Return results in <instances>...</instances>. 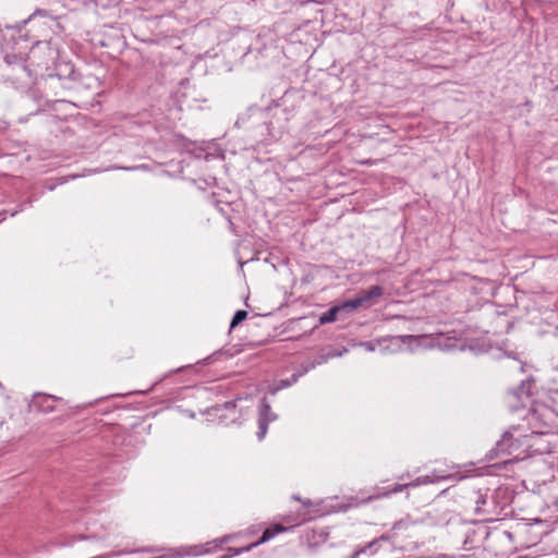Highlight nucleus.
Masks as SVG:
<instances>
[{"label":"nucleus","mask_w":558,"mask_h":558,"mask_svg":"<svg viewBox=\"0 0 558 558\" xmlns=\"http://www.w3.org/2000/svg\"><path fill=\"white\" fill-rule=\"evenodd\" d=\"M525 420L532 429V434L546 435L558 433V404L551 405L535 402Z\"/></svg>","instance_id":"nucleus-1"},{"label":"nucleus","mask_w":558,"mask_h":558,"mask_svg":"<svg viewBox=\"0 0 558 558\" xmlns=\"http://www.w3.org/2000/svg\"><path fill=\"white\" fill-rule=\"evenodd\" d=\"M383 294L384 289L380 286H373L369 290H363L359 292L355 298L345 301L343 303V307H349L351 310L359 307L367 308L376 303L377 299H379Z\"/></svg>","instance_id":"nucleus-2"},{"label":"nucleus","mask_w":558,"mask_h":558,"mask_svg":"<svg viewBox=\"0 0 558 558\" xmlns=\"http://www.w3.org/2000/svg\"><path fill=\"white\" fill-rule=\"evenodd\" d=\"M54 56V50L48 44H38L33 47L29 52V59L32 63L43 69L49 68V64L53 61Z\"/></svg>","instance_id":"nucleus-3"},{"label":"nucleus","mask_w":558,"mask_h":558,"mask_svg":"<svg viewBox=\"0 0 558 558\" xmlns=\"http://www.w3.org/2000/svg\"><path fill=\"white\" fill-rule=\"evenodd\" d=\"M410 527V522L405 520H400L396 522L392 526V529L388 532L383 534L379 538L372 541L367 544V548H372L374 545H376L380 541H395L399 536H404L405 532Z\"/></svg>","instance_id":"nucleus-4"},{"label":"nucleus","mask_w":558,"mask_h":558,"mask_svg":"<svg viewBox=\"0 0 558 558\" xmlns=\"http://www.w3.org/2000/svg\"><path fill=\"white\" fill-rule=\"evenodd\" d=\"M532 381L526 380L522 381L521 385L513 391L508 395V405L511 410H517V401L522 402L530 398V389L532 387Z\"/></svg>","instance_id":"nucleus-5"},{"label":"nucleus","mask_w":558,"mask_h":558,"mask_svg":"<svg viewBox=\"0 0 558 558\" xmlns=\"http://www.w3.org/2000/svg\"><path fill=\"white\" fill-rule=\"evenodd\" d=\"M519 439L514 438L509 432L505 433L501 439L496 444L495 450L498 453L512 454L519 446Z\"/></svg>","instance_id":"nucleus-6"},{"label":"nucleus","mask_w":558,"mask_h":558,"mask_svg":"<svg viewBox=\"0 0 558 558\" xmlns=\"http://www.w3.org/2000/svg\"><path fill=\"white\" fill-rule=\"evenodd\" d=\"M284 530H286V527H283L282 525H279V524H277L272 527H268L263 532L262 537L256 543H254L247 547H244V548L235 549V554L239 555L241 553L250 550L252 547L264 544V543L268 542L269 539H271L277 534H279L280 532H283Z\"/></svg>","instance_id":"nucleus-7"},{"label":"nucleus","mask_w":558,"mask_h":558,"mask_svg":"<svg viewBox=\"0 0 558 558\" xmlns=\"http://www.w3.org/2000/svg\"><path fill=\"white\" fill-rule=\"evenodd\" d=\"M60 400V398H57L54 396L40 395L35 399L34 405L44 413H50L54 411L56 403Z\"/></svg>","instance_id":"nucleus-8"},{"label":"nucleus","mask_w":558,"mask_h":558,"mask_svg":"<svg viewBox=\"0 0 558 558\" xmlns=\"http://www.w3.org/2000/svg\"><path fill=\"white\" fill-rule=\"evenodd\" d=\"M347 307H343V304L341 306H333L331 308H329L327 312H325L320 317H319V323L322 325H325V324H329V323H332L335 320H337V315L340 311L342 310H345Z\"/></svg>","instance_id":"nucleus-9"},{"label":"nucleus","mask_w":558,"mask_h":558,"mask_svg":"<svg viewBox=\"0 0 558 558\" xmlns=\"http://www.w3.org/2000/svg\"><path fill=\"white\" fill-rule=\"evenodd\" d=\"M277 416H271V417H268V416H265V417H259L258 418V432H257V438L258 440H263L266 433H267V429H268V424L272 421L276 420Z\"/></svg>","instance_id":"nucleus-10"},{"label":"nucleus","mask_w":558,"mask_h":558,"mask_svg":"<svg viewBox=\"0 0 558 558\" xmlns=\"http://www.w3.org/2000/svg\"><path fill=\"white\" fill-rule=\"evenodd\" d=\"M408 488V485L407 484H395L393 487L390 489V490H387V492H384V493H380V494H377L375 496H369L367 498V501H371V500H374V499H378L380 497H388L390 496L391 494H397V493H400L402 492L403 489Z\"/></svg>","instance_id":"nucleus-11"},{"label":"nucleus","mask_w":558,"mask_h":558,"mask_svg":"<svg viewBox=\"0 0 558 558\" xmlns=\"http://www.w3.org/2000/svg\"><path fill=\"white\" fill-rule=\"evenodd\" d=\"M453 476L450 474L449 475H440V474H437L436 472H433L430 475L420 476V478L424 481V485L433 484V483L444 481V480H449Z\"/></svg>","instance_id":"nucleus-12"},{"label":"nucleus","mask_w":558,"mask_h":558,"mask_svg":"<svg viewBox=\"0 0 558 558\" xmlns=\"http://www.w3.org/2000/svg\"><path fill=\"white\" fill-rule=\"evenodd\" d=\"M247 317V312L244 310H239L232 317L230 328H235L239 324H241Z\"/></svg>","instance_id":"nucleus-13"},{"label":"nucleus","mask_w":558,"mask_h":558,"mask_svg":"<svg viewBox=\"0 0 558 558\" xmlns=\"http://www.w3.org/2000/svg\"><path fill=\"white\" fill-rule=\"evenodd\" d=\"M265 416H268V417L276 416L271 412L270 405L266 401V399H264L263 402H262V408H260V413H259V417H265Z\"/></svg>","instance_id":"nucleus-14"},{"label":"nucleus","mask_w":558,"mask_h":558,"mask_svg":"<svg viewBox=\"0 0 558 558\" xmlns=\"http://www.w3.org/2000/svg\"><path fill=\"white\" fill-rule=\"evenodd\" d=\"M475 504H476L475 512H480L481 511V507L486 504V496L482 495V494H478L477 497H476Z\"/></svg>","instance_id":"nucleus-15"},{"label":"nucleus","mask_w":558,"mask_h":558,"mask_svg":"<svg viewBox=\"0 0 558 558\" xmlns=\"http://www.w3.org/2000/svg\"><path fill=\"white\" fill-rule=\"evenodd\" d=\"M407 485H408V487H417V486L424 485V481L421 480L420 477H417L413 482L407 483Z\"/></svg>","instance_id":"nucleus-16"},{"label":"nucleus","mask_w":558,"mask_h":558,"mask_svg":"<svg viewBox=\"0 0 558 558\" xmlns=\"http://www.w3.org/2000/svg\"><path fill=\"white\" fill-rule=\"evenodd\" d=\"M234 407H235V404L233 401L223 403V408H226V409H231V408L233 409Z\"/></svg>","instance_id":"nucleus-17"},{"label":"nucleus","mask_w":558,"mask_h":558,"mask_svg":"<svg viewBox=\"0 0 558 558\" xmlns=\"http://www.w3.org/2000/svg\"><path fill=\"white\" fill-rule=\"evenodd\" d=\"M363 345H364L368 351H373V350L375 349V348H374V345H373L372 343H369V342H366V343H364Z\"/></svg>","instance_id":"nucleus-18"},{"label":"nucleus","mask_w":558,"mask_h":558,"mask_svg":"<svg viewBox=\"0 0 558 558\" xmlns=\"http://www.w3.org/2000/svg\"><path fill=\"white\" fill-rule=\"evenodd\" d=\"M365 551H366V547H364V548H362V549L357 550L355 554H356V555H360L361 553H365Z\"/></svg>","instance_id":"nucleus-19"},{"label":"nucleus","mask_w":558,"mask_h":558,"mask_svg":"<svg viewBox=\"0 0 558 558\" xmlns=\"http://www.w3.org/2000/svg\"><path fill=\"white\" fill-rule=\"evenodd\" d=\"M138 551H143V553H150L151 550H150V549H148V548H142V549H140Z\"/></svg>","instance_id":"nucleus-20"},{"label":"nucleus","mask_w":558,"mask_h":558,"mask_svg":"<svg viewBox=\"0 0 558 558\" xmlns=\"http://www.w3.org/2000/svg\"><path fill=\"white\" fill-rule=\"evenodd\" d=\"M365 163H367V165H374V163H375V161L367 160V161H365Z\"/></svg>","instance_id":"nucleus-21"},{"label":"nucleus","mask_w":558,"mask_h":558,"mask_svg":"<svg viewBox=\"0 0 558 558\" xmlns=\"http://www.w3.org/2000/svg\"><path fill=\"white\" fill-rule=\"evenodd\" d=\"M37 13H45V12H44V11H40V10H37V11L34 13V15H35V14H37Z\"/></svg>","instance_id":"nucleus-22"},{"label":"nucleus","mask_w":558,"mask_h":558,"mask_svg":"<svg viewBox=\"0 0 558 558\" xmlns=\"http://www.w3.org/2000/svg\"><path fill=\"white\" fill-rule=\"evenodd\" d=\"M126 170H134L135 168L134 167H131V168H125Z\"/></svg>","instance_id":"nucleus-23"}]
</instances>
